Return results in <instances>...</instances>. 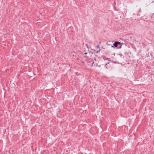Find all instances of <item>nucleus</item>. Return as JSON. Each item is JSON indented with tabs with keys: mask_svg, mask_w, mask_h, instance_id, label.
<instances>
[{
	"mask_svg": "<svg viewBox=\"0 0 154 154\" xmlns=\"http://www.w3.org/2000/svg\"><path fill=\"white\" fill-rule=\"evenodd\" d=\"M75 74L76 75H79V74L77 72H76L75 73Z\"/></svg>",
	"mask_w": 154,
	"mask_h": 154,
	"instance_id": "nucleus-10",
	"label": "nucleus"
},
{
	"mask_svg": "<svg viewBox=\"0 0 154 154\" xmlns=\"http://www.w3.org/2000/svg\"><path fill=\"white\" fill-rule=\"evenodd\" d=\"M87 54V52H85L84 53V54Z\"/></svg>",
	"mask_w": 154,
	"mask_h": 154,
	"instance_id": "nucleus-13",
	"label": "nucleus"
},
{
	"mask_svg": "<svg viewBox=\"0 0 154 154\" xmlns=\"http://www.w3.org/2000/svg\"><path fill=\"white\" fill-rule=\"evenodd\" d=\"M113 45V48H115L117 47L118 46V45L117 43V41L115 42L113 44V45Z\"/></svg>",
	"mask_w": 154,
	"mask_h": 154,
	"instance_id": "nucleus-2",
	"label": "nucleus"
},
{
	"mask_svg": "<svg viewBox=\"0 0 154 154\" xmlns=\"http://www.w3.org/2000/svg\"><path fill=\"white\" fill-rule=\"evenodd\" d=\"M122 46V45H121L120 47H119L118 48L119 49V48H121Z\"/></svg>",
	"mask_w": 154,
	"mask_h": 154,
	"instance_id": "nucleus-11",
	"label": "nucleus"
},
{
	"mask_svg": "<svg viewBox=\"0 0 154 154\" xmlns=\"http://www.w3.org/2000/svg\"><path fill=\"white\" fill-rule=\"evenodd\" d=\"M85 46L86 47H87V48H88V44H86L85 45Z\"/></svg>",
	"mask_w": 154,
	"mask_h": 154,
	"instance_id": "nucleus-9",
	"label": "nucleus"
},
{
	"mask_svg": "<svg viewBox=\"0 0 154 154\" xmlns=\"http://www.w3.org/2000/svg\"><path fill=\"white\" fill-rule=\"evenodd\" d=\"M117 43L118 44V45H123V43H121V42H118V41H117Z\"/></svg>",
	"mask_w": 154,
	"mask_h": 154,
	"instance_id": "nucleus-4",
	"label": "nucleus"
},
{
	"mask_svg": "<svg viewBox=\"0 0 154 154\" xmlns=\"http://www.w3.org/2000/svg\"><path fill=\"white\" fill-rule=\"evenodd\" d=\"M106 44L107 45L111 46L112 47H113V45H112V43L111 42H106Z\"/></svg>",
	"mask_w": 154,
	"mask_h": 154,
	"instance_id": "nucleus-1",
	"label": "nucleus"
},
{
	"mask_svg": "<svg viewBox=\"0 0 154 154\" xmlns=\"http://www.w3.org/2000/svg\"><path fill=\"white\" fill-rule=\"evenodd\" d=\"M97 48H100L99 45H97Z\"/></svg>",
	"mask_w": 154,
	"mask_h": 154,
	"instance_id": "nucleus-8",
	"label": "nucleus"
},
{
	"mask_svg": "<svg viewBox=\"0 0 154 154\" xmlns=\"http://www.w3.org/2000/svg\"><path fill=\"white\" fill-rule=\"evenodd\" d=\"M104 59V60H109V58H105Z\"/></svg>",
	"mask_w": 154,
	"mask_h": 154,
	"instance_id": "nucleus-7",
	"label": "nucleus"
},
{
	"mask_svg": "<svg viewBox=\"0 0 154 154\" xmlns=\"http://www.w3.org/2000/svg\"><path fill=\"white\" fill-rule=\"evenodd\" d=\"M94 63V62H93L92 63V65H93V64Z\"/></svg>",
	"mask_w": 154,
	"mask_h": 154,
	"instance_id": "nucleus-14",
	"label": "nucleus"
},
{
	"mask_svg": "<svg viewBox=\"0 0 154 154\" xmlns=\"http://www.w3.org/2000/svg\"><path fill=\"white\" fill-rule=\"evenodd\" d=\"M141 12V8H140L139 10V12L138 13H137V14L138 15H140V14H139V12Z\"/></svg>",
	"mask_w": 154,
	"mask_h": 154,
	"instance_id": "nucleus-5",
	"label": "nucleus"
},
{
	"mask_svg": "<svg viewBox=\"0 0 154 154\" xmlns=\"http://www.w3.org/2000/svg\"><path fill=\"white\" fill-rule=\"evenodd\" d=\"M108 62L107 63L105 64V66H105V67H106V68H107V69H108V68H107V65L108 64H109V63H110V62H109V60H108Z\"/></svg>",
	"mask_w": 154,
	"mask_h": 154,
	"instance_id": "nucleus-3",
	"label": "nucleus"
},
{
	"mask_svg": "<svg viewBox=\"0 0 154 154\" xmlns=\"http://www.w3.org/2000/svg\"><path fill=\"white\" fill-rule=\"evenodd\" d=\"M154 14L153 13V14L152 15L150 16V17H151V19H152L153 20L154 19L153 18V16Z\"/></svg>",
	"mask_w": 154,
	"mask_h": 154,
	"instance_id": "nucleus-6",
	"label": "nucleus"
},
{
	"mask_svg": "<svg viewBox=\"0 0 154 154\" xmlns=\"http://www.w3.org/2000/svg\"><path fill=\"white\" fill-rule=\"evenodd\" d=\"M99 52H100V51H97V52H96V53H99Z\"/></svg>",
	"mask_w": 154,
	"mask_h": 154,
	"instance_id": "nucleus-12",
	"label": "nucleus"
}]
</instances>
